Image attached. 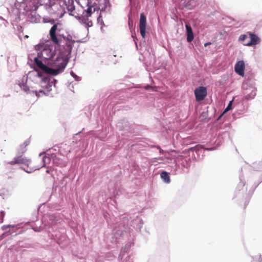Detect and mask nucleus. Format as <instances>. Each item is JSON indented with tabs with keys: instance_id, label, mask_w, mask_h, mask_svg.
Returning <instances> with one entry per match:
<instances>
[{
	"instance_id": "obj_1",
	"label": "nucleus",
	"mask_w": 262,
	"mask_h": 262,
	"mask_svg": "<svg viewBox=\"0 0 262 262\" xmlns=\"http://www.w3.org/2000/svg\"><path fill=\"white\" fill-rule=\"evenodd\" d=\"M27 145L28 144L26 142L21 144L18 149V155L15 157L13 160L10 162L9 163L11 165H14L16 164H24L27 166V169L25 170L27 172L30 173L32 171L39 169V167L34 166L31 160L22 156L21 155L25 153L27 150L26 147Z\"/></svg>"
},
{
	"instance_id": "obj_2",
	"label": "nucleus",
	"mask_w": 262,
	"mask_h": 262,
	"mask_svg": "<svg viewBox=\"0 0 262 262\" xmlns=\"http://www.w3.org/2000/svg\"><path fill=\"white\" fill-rule=\"evenodd\" d=\"M57 30V24H54L51 28L49 35L50 39L55 45H60L61 42L60 40L61 38H62L64 40H67V38L69 37L70 35L68 36H64L63 34H59L58 36L56 35V31Z\"/></svg>"
},
{
	"instance_id": "obj_3",
	"label": "nucleus",
	"mask_w": 262,
	"mask_h": 262,
	"mask_svg": "<svg viewBox=\"0 0 262 262\" xmlns=\"http://www.w3.org/2000/svg\"><path fill=\"white\" fill-rule=\"evenodd\" d=\"M35 63L37 66V68L42 72L46 74H51L53 75H56L58 74L57 70H54L53 69L48 67L47 66L44 64L42 62L38 59L37 58L34 59Z\"/></svg>"
},
{
	"instance_id": "obj_4",
	"label": "nucleus",
	"mask_w": 262,
	"mask_h": 262,
	"mask_svg": "<svg viewBox=\"0 0 262 262\" xmlns=\"http://www.w3.org/2000/svg\"><path fill=\"white\" fill-rule=\"evenodd\" d=\"M68 62V60L66 58L63 57H58L54 61L53 63L54 67H56L57 68L53 70H57L59 74L62 71H63V69H64Z\"/></svg>"
},
{
	"instance_id": "obj_5",
	"label": "nucleus",
	"mask_w": 262,
	"mask_h": 262,
	"mask_svg": "<svg viewBox=\"0 0 262 262\" xmlns=\"http://www.w3.org/2000/svg\"><path fill=\"white\" fill-rule=\"evenodd\" d=\"M207 94V89L204 86H200L194 90V95L197 101L204 100Z\"/></svg>"
},
{
	"instance_id": "obj_6",
	"label": "nucleus",
	"mask_w": 262,
	"mask_h": 262,
	"mask_svg": "<svg viewBox=\"0 0 262 262\" xmlns=\"http://www.w3.org/2000/svg\"><path fill=\"white\" fill-rule=\"evenodd\" d=\"M146 18L143 13L140 14V31L143 38H145L146 35Z\"/></svg>"
},
{
	"instance_id": "obj_7",
	"label": "nucleus",
	"mask_w": 262,
	"mask_h": 262,
	"mask_svg": "<svg viewBox=\"0 0 262 262\" xmlns=\"http://www.w3.org/2000/svg\"><path fill=\"white\" fill-rule=\"evenodd\" d=\"M247 34H249L250 36V41L247 43H245V46H252L260 42V39L256 35L251 32H248Z\"/></svg>"
},
{
	"instance_id": "obj_8",
	"label": "nucleus",
	"mask_w": 262,
	"mask_h": 262,
	"mask_svg": "<svg viewBox=\"0 0 262 262\" xmlns=\"http://www.w3.org/2000/svg\"><path fill=\"white\" fill-rule=\"evenodd\" d=\"M245 68L244 62L243 60L239 61L235 65V71L239 75L244 76Z\"/></svg>"
},
{
	"instance_id": "obj_9",
	"label": "nucleus",
	"mask_w": 262,
	"mask_h": 262,
	"mask_svg": "<svg viewBox=\"0 0 262 262\" xmlns=\"http://www.w3.org/2000/svg\"><path fill=\"white\" fill-rule=\"evenodd\" d=\"M65 41V51L67 55H70L71 53L72 50L75 42V41L72 39V36H69L68 38H67V40H64Z\"/></svg>"
},
{
	"instance_id": "obj_10",
	"label": "nucleus",
	"mask_w": 262,
	"mask_h": 262,
	"mask_svg": "<svg viewBox=\"0 0 262 262\" xmlns=\"http://www.w3.org/2000/svg\"><path fill=\"white\" fill-rule=\"evenodd\" d=\"M40 54L43 58L49 59L53 57V53L50 48H47L41 51Z\"/></svg>"
},
{
	"instance_id": "obj_11",
	"label": "nucleus",
	"mask_w": 262,
	"mask_h": 262,
	"mask_svg": "<svg viewBox=\"0 0 262 262\" xmlns=\"http://www.w3.org/2000/svg\"><path fill=\"white\" fill-rule=\"evenodd\" d=\"M187 32V41L189 42L192 41L194 38L192 29L190 25L186 24L185 25Z\"/></svg>"
},
{
	"instance_id": "obj_12",
	"label": "nucleus",
	"mask_w": 262,
	"mask_h": 262,
	"mask_svg": "<svg viewBox=\"0 0 262 262\" xmlns=\"http://www.w3.org/2000/svg\"><path fill=\"white\" fill-rule=\"evenodd\" d=\"M161 177L164 180V181L167 183L170 182V178L169 176V174L166 171H163L161 173Z\"/></svg>"
},
{
	"instance_id": "obj_13",
	"label": "nucleus",
	"mask_w": 262,
	"mask_h": 262,
	"mask_svg": "<svg viewBox=\"0 0 262 262\" xmlns=\"http://www.w3.org/2000/svg\"><path fill=\"white\" fill-rule=\"evenodd\" d=\"M255 95H256V91H255V90H253L252 91V92L250 93V94L247 95L245 96V99L247 100H248L249 99H253L255 97Z\"/></svg>"
},
{
	"instance_id": "obj_14",
	"label": "nucleus",
	"mask_w": 262,
	"mask_h": 262,
	"mask_svg": "<svg viewBox=\"0 0 262 262\" xmlns=\"http://www.w3.org/2000/svg\"><path fill=\"white\" fill-rule=\"evenodd\" d=\"M252 262H262V256L260 255H256L253 257Z\"/></svg>"
},
{
	"instance_id": "obj_15",
	"label": "nucleus",
	"mask_w": 262,
	"mask_h": 262,
	"mask_svg": "<svg viewBox=\"0 0 262 262\" xmlns=\"http://www.w3.org/2000/svg\"><path fill=\"white\" fill-rule=\"evenodd\" d=\"M86 12L88 13V16H90L93 13L92 7H89L86 10Z\"/></svg>"
},
{
	"instance_id": "obj_16",
	"label": "nucleus",
	"mask_w": 262,
	"mask_h": 262,
	"mask_svg": "<svg viewBox=\"0 0 262 262\" xmlns=\"http://www.w3.org/2000/svg\"><path fill=\"white\" fill-rule=\"evenodd\" d=\"M61 0H49V5L50 6H53L56 4V2L60 1Z\"/></svg>"
},
{
	"instance_id": "obj_17",
	"label": "nucleus",
	"mask_w": 262,
	"mask_h": 262,
	"mask_svg": "<svg viewBox=\"0 0 262 262\" xmlns=\"http://www.w3.org/2000/svg\"><path fill=\"white\" fill-rule=\"evenodd\" d=\"M247 37V36L245 34L241 35L239 37V40L241 41H243Z\"/></svg>"
},
{
	"instance_id": "obj_18",
	"label": "nucleus",
	"mask_w": 262,
	"mask_h": 262,
	"mask_svg": "<svg viewBox=\"0 0 262 262\" xmlns=\"http://www.w3.org/2000/svg\"><path fill=\"white\" fill-rule=\"evenodd\" d=\"M14 225H4L2 227V229L4 230H6L8 228H14Z\"/></svg>"
},
{
	"instance_id": "obj_19",
	"label": "nucleus",
	"mask_w": 262,
	"mask_h": 262,
	"mask_svg": "<svg viewBox=\"0 0 262 262\" xmlns=\"http://www.w3.org/2000/svg\"><path fill=\"white\" fill-rule=\"evenodd\" d=\"M231 103H232V102H230L229 104H228V105L227 106V107H226V108L225 109L224 112H226L227 111H228L229 110H230L231 108Z\"/></svg>"
},
{
	"instance_id": "obj_20",
	"label": "nucleus",
	"mask_w": 262,
	"mask_h": 262,
	"mask_svg": "<svg viewBox=\"0 0 262 262\" xmlns=\"http://www.w3.org/2000/svg\"><path fill=\"white\" fill-rule=\"evenodd\" d=\"M151 87L152 86H150L149 85H147L144 86V89L145 90H149V89H151Z\"/></svg>"
},
{
	"instance_id": "obj_21",
	"label": "nucleus",
	"mask_w": 262,
	"mask_h": 262,
	"mask_svg": "<svg viewBox=\"0 0 262 262\" xmlns=\"http://www.w3.org/2000/svg\"><path fill=\"white\" fill-rule=\"evenodd\" d=\"M151 90L152 91H155V92H157L158 91V90H157V87L156 86H155V87H151Z\"/></svg>"
},
{
	"instance_id": "obj_22",
	"label": "nucleus",
	"mask_w": 262,
	"mask_h": 262,
	"mask_svg": "<svg viewBox=\"0 0 262 262\" xmlns=\"http://www.w3.org/2000/svg\"><path fill=\"white\" fill-rule=\"evenodd\" d=\"M258 166L259 167V168L262 169V161L260 162V163H259L258 164Z\"/></svg>"
},
{
	"instance_id": "obj_23",
	"label": "nucleus",
	"mask_w": 262,
	"mask_h": 262,
	"mask_svg": "<svg viewBox=\"0 0 262 262\" xmlns=\"http://www.w3.org/2000/svg\"><path fill=\"white\" fill-rule=\"evenodd\" d=\"M209 45H211V42H206L204 44V46L205 47H207V46Z\"/></svg>"
},
{
	"instance_id": "obj_24",
	"label": "nucleus",
	"mask_w": 262,
	"mask_h": 262,
	"mask_svg": "<svg viewBox=\"0 0 262 262\" xmlns=\"http://www.w3.org/2000/svg\"><path fill=\"white\" fill-rule=\"evenodd\" d=\"M193 149V147H191V148H190L189 149H188V151H190V150H192Z\"/></svg>"
},
{
	"instance_id": "obj_25",
	"label": "nucleus",
	"mask_w": 262,
	"mask_h": 262,
	"mask_svg": "<svg viewBox=\"0 0 262 262\" xmlns=\"http://www.w3.org/2000/svg\"><path fill=\"white\" fill-rule=\"evenodd\" d=\"M162 152H163V150H160V152L162 153Z\"/></svg>"
}]
</instances>
